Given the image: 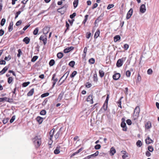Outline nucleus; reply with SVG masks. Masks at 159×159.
<instances>
[{
    "mask_svg": "<svg viewBox=\"0 0 159 159\" xmlns=\"http://www.w3.org/2000/svg\"><path fill=\"white\" fill-rule=\"evenodd\" d=\"M99 73L100 77L101 78H102L104 75L105 72L102 69L99 70Z\"/></svg>",
    "mask_w": 159,
    "mask_h": 159,
    "instance_id": "f8f14e48",
    "label": "nucleus"
},
{
    "mask_svg": "<svg viewBox=\"0 0 159 159\" xmlns=\"http://www.w3.org/2000/svg\"><path fill=\"white\" fill-rule=\"evenodd\" d=\"M93 81L96 83H97L98 81V76L97 73L94 74L93 75Z\"/></svg>",
    "mask_w": 159,
    "mask_h": 159,
    "instance_id": "393cba45",
    "label": "nucleus"
},
{
    "mask_svg": "<svg viewBox=\"0 0 159 159\" xmlns=\"http://www.w3.org/2000/svg\"><path fill=\"white\" fill-rule=\"evenodd\" d=\"M11 59V56L10 55H8V57H6L4 58V60L7 61H9Z\"/></svg>",
    "mask_w": 159,
    "mask_h": 159,
    "instance_id": "8fccbe9b",
    "label": "nucleus"
},
{
    "mask_svg": "<svg viewBox=\"0 0 159 159\" xmlns=\"http://www.w3.org/2000/svg\"><path fill=\"white\" fill-rule=\"evenodd\" d=\"M46 111L44 110H42L40 112V114L41 115H45L46 114Z\"/></svg>",
    "mask_w": 159,
    "mask_h": 159,
    "instance_id": "680f3d73",
    "label": "nucleus"
},
{
    "mask_svg": "<svg viewBox=\"0 0 159 159\" xmlns=\"http://www.w3.org/2000/svg\"><path fill=\"white\" fill-rule=\"evenodd\" d=\"M152 72V70L151 69H149L147 71V73L148 74H151Z\"/></svg>",
    "mask_w": 159,
    "mask_h": 159,
    "instance_id": "338daca9",
    "label": "nucleus"
},
{
    "mask_svg": "<svg viewBox=\"0 0 159 159\" xmlns=\"http://www.w3.org/2000/svg\"><path fill=\"white\" fill-rule=\"evenodd\" d=\"M60 152V149L58 148H57L54 151V153L55 154H57Z\"/></svg>",
    "mask_w": 159,
    "mask_h": 159,
    "instance_id": "e433bc0d",
    "label": "nucleus"
},
{
    "mask_svg": "<svg viewBox=\"0 0 159 159\" xmlns=\"http://www.w3.org/2000/svg\"><path fill=\"white\" fill-rule=\"evenodd\" d=\"M101 147V146L100 144H97L94 147V148L96 149H99Z\"/></svg>",
    "mask_w": 159,
    "mask_h": 159,
    "instance_id": "4d7b16f0",
    "label": "nucleus"
},
{
    "mask_svg": "<svg viewBox=\"0 0 159 159\" xmlns=\"http://www.w3.org/2000/svg\"><path fill=\"white\" fill-rule=\"evenodd\" d=\"M6 63V62L4 60H1L0 61V65H5Z\"/></svg>",
    "mask_w": 159,
    "mask_h": 159,
    "instance_id": "774afa93",
    "label": "nucleus"
},
{
    "mask_svg": "<svg viewBox=\"0 0 159 159\" xmlns=\"http://www.w3.org/2000/svg\"><path fill=\"white\" fill-rule=\"evenodd\" d=\"M133 11V9L132 8H131L128 11L126 16L127 19H128L130 17L132 14Z\"/></svg>",
    "mask_w": 159,
    "mask_h": 159,
    "instance_id": "0eeeda50",
    "label": "nucleus"
},
{
    "mask_svg": "<svg viewBox=\"0 0 159 159\" xmlns=\"http://www.w3.org/2000/svg\"><path fill=\"white\" fill-rule=\"evenodd\" d=\"M76 13L74 12L72 14L70 15V18L72 19L76 16Z\"/></svg>",
    "mask_w": 159,
    "mask_h": 159,
    "instance_id": "69168bd1",
    "label": "nucleus"
},
{
    "mask_svg": "<svg viewBox=\"0 0 159 159\" xmlns=\"http://www.w3.org/2000/svg\"><path fill=\"white\" fill-rule=\"evenodd\" d=\"M85 85L86 87L89 88L92 85L89 82H87L86 83Z\"/></svg>",
    "mask_w": 159,
    "mask_h": 159,
    "instance_id": "de8ad7c7",
    "label": "nucleus"
},
{
    "mask_svg": "<svg viewBox=\"0 0 159 159\" xmlns=\"http://www.w3.org/2000/svg\"><path fill=\"white\" fill-rule=\"evenodd\" d=\"M30 83V82H25L24 83L22 84V86L24 87H26Z\"/></svg>",
    "mask_w": 159,
    "mask_h": 159,
    "instance_id": "603ef678",
    "label": "nucleus"
},
{
    "mask_svg": "<svg viewBox=\"0 0 159 159\" xmlns=\"http://www.w3.org/2000/svg\"><path fill=\"white\" fill-rule=\"evenodd\" d=\"M33 141L36 147L38 148L41 145V139L39 137L36 136L33 139Z\"/></svg>",
    "mask_w": 159,
    "mask_h": 159,
    "instance_id": "f257e3e1",
    "label": "nucleus"
},
{
    "mask_svg": "<svg viewBox=\"0 0 159 159\" xmlns=\"http://www.w3.org/2000/svg\"><path fill=\"white\" fill-rule=\"evenodd\" d=\"M126 122L127 124L129 125H130L132 124V122L130 120L128 119L126 120Z\"/></svg>",
    "mask_w": 159,
    "mask_h": 159,
    "instance_id": "13d9d810",
    "label": "nucleus"
},
{
    "mask_svg": "<svg viewBox=\"0 0 159 159\" xmlns=\"http://www.w3.org/2000/svg\"><path fill=\"white\" fill-rule=\"evenodd\" d=\"M9 120V119L8 118H7L3 119L2 120L3 123L4 124H6L7 123Z\"/></svg>",
    "mask_w": 159,
    "mask_h": 159,
    "instance_id": "a18cd8bd",
    "label": "nucleus"
},
{
    "mask_svg": "<svg viewBox=\"0 0 159 159\" xmlns=\"http://www.w3.org/2000/svg\"><path fill=\"white\" fill-rule=\"evenodd\" d=\"M64 93L62 92H61L59 95L58 98L57 99V101L58 102H60L63 96Z\"/></svg>",
    "mask_w": 159,
    "mask_h": 159,
    "instance_id": "412c9836",
    "label": "nucleus"
},
{
    "mask_svg": "<svg viewBox=\"0 0 159 159\" xmlns=\"http://www.w3.org/2000/svg\"><path fill=\"white\" fill-rule=\"evenodd\" d=\"M8 67L7 66H5L3 69L0 71V75L4 74L8 70Z\"/></svg>",
    "mask_w": 159,
    "mask_h": 159,
    "instance_id": "a211bd4d",
    "label": "nucleus"
},
{
    "mask_svg": "<svg viewBox=\"0 0 159 159\" xmlns=\"http://www.w3.org/2000/svg\"><path fill=\"white\" fill-rule=\"evenodd\" d=\"M108 107V104L107 103L104 102L103 106V108L104 111H106Z\"/></svg>",
    "mask_w": 159,
    "mask_h": 159,
    "instance_id": "473e14b6",
    "label": "nucleus"
},
{
    "mask_svg": "<svg viewBox=\"0 0 159 159\" xmlns=\"http://www.w3.org/2000/svg\"><path fill=\"white\" fill-rule=\"evenodd\" d=\"M70 52V47H67L64 49V52L65 53H67Z\"/></svg>",
    "mask_w": 159,
    "mask_h": 159,
    "instance_id": "79ce46f5",
    "label": "nucleus"
},
{
    "mask_svg": "<svg viewBox=\"0 0 159 159\" xmlns=\"http://www.w3.org/2000/svg\"><path fill=\"white\" fill-rule=\"evenodd\" d=\"M88 17L89 15H86L84 16V19L82 22V24H84V26L85 25L88 20Z\"/></svg>",
    "mask_w": 159,
    "mask_h": 159,
    "instance_id": "bb28decb",
    "label": "nucleus"
},
{
    "mask_svg": "<svg viewBox=\"0 0 159 159\" xmlns=\"http://www.w3.org/2000/svg\"><path fill=\"white\" fill-rule=\"evenodd\" d=\"M23 41L26 44H28L30 42V39L28 37H26L23 39Z\"/></svg>",
    "mask_w": 159,
    "mask_h": 159,
    "instance_id": "cd10ccee",
    "label": "nucleus"
},
{
    "mask_svg": "<svg viewBox=\"0 0 159 159\" xmlns=\"http://www.w3.org/2000/svg\"><path fill=\"white\" fill-rule=\"evenodd\" d=\"M77 73L76 71H74L70 75V77L71 78L74 77L76 75Z\"/></svg>",
    "mask_w": 159,
    "mask_h": 159,
    "instance_id": "4c0bfd02",
    "label": "nucleus"
},
{
    "mask_svg": "<svg viewBox=\"0 0 159 159\" xmlns=\"http://www.w3.org/2000/svg\"><path fill=\"white\" fill-rule=\"evenodd\" d=\"M114 6V5L113 4H109L108 5L107 7V9L109 10L111 8L113 7Z\"/></svg>",
    "mask_w": 159,
    "mask_h": 159,
    "instance_id": "052dcab7",
    "label": "nucleus"
},
{
    "mask_svg": "<svg viewBox=\"0 0 159 159\" xmlns=\"http://www.w3.org/2000/svg\"><path fill=\"white\" fill-rule=\"evenodd\" d=\"M116 152V150L115 148L113 147L111 148L110 151V155L111 156H113Z\"/></svg>",
    "mask_w": 159,
    "mask_h": 159,
    "instance_id": "9b49d317",
    "label": "nucleus"
},
{
    "mask_svg": "<svg viewBox=\"0 0 159 159\" xmlns=\"http://www.w3.org/2000/svg\"><path fill=\"white\" fill-rule=\"evenodd\" d=\"M13 80V79L12 78V77H9L8 79L7 82L8 83L10 84H11V82Z\"/></svg>",
    "mask_w": 159,
    "mask_h": 159,
    "instance_id": "a19ab883",
    "label": "nucleus"
},
{
    "mask_svg": "<svg viewBox=\"0 0 159 159\" xmlns=\"http://www.w3.org/2000/svg\"><path fill=\"white\" fill-rule=\"evenodd\" d=\"M69 74V72L67 71V72L65 74H64V75L60 79V80H61L62 79L63 80V81H64V80L66 79L67 77L68 76V75Z\"/></svg>",
    "mask_w": 159,
    "mask_h": 159,
    "instance_id": "f3484780",
    "label": "nucleus"
},
{
    "mask_svg": "<svg viewBox=\"0 0 159 159\" xmlns=\"http://www.w3.org/2000/svg\"><path fill=\"white\" fill-rule=\"evenodd\" d=\"M55 74H54L53 75V76L52 78V80H53V87L55 85L56 82L57 81L58 79L57 78L55 79Z\"/></svg>",
    "mask_w": 159,
    "mask_h": 159,
    "instance_id": "5701e85b",
    "label": "nucleus"
},
{
    "mask_svg": "<svg viewBox=\"0 0 159 159\" xmlns=\"http://www.w3.org/2000/svg\"><path fill=\"white\" fill-rule=\"evenodd\" d=\"M6 22V20L5 19L3 18L2 19L1 22V26H3L4 25Z\"/></svg>",
    "mask_w": 159,
    "mask_h": 159,
    "instance_id": "c03bdc74",
    "label": "nucleus"
},
{
    "mask_svg": "<svg viewBox=\"0 0 159 159\" xmlns=\"http://www.w3.org/2000/svg\"><path fill=\"white\" fill-rule=\"evenodd\" d=\"M121 99H120L117 102V103L118 104V107H120V108H122V107L121 106Z\"/></svg>",
    "mask_w": 159,
    "mask_h": 159,
    "instance_id": "e2e57ef3",
    "label": "nucleus"
},
{
    "mask_svg": "<svg viewBox=\"0 0 159 159\" xmlns=\"http://www.w3.org/2000/svg\"><path fill=\"white\" fill-rule=\"evenodd\" d=\"M140 112V108L139 106H137L134 111V114L136 113V114L139 115Z\"/></svg>",
    "mask_w": 159,
    "mask_h": 159,
    "instance_id": "4468645a",
    "label": "nucleus"
},
{
    "mask_svg": "<svg viewBox=\"0 0 159 159\" xmlns=\"http://www.w3.org/2000/svg\"><path fill=\"white\" fill-rule=\"evenodd\" d=\"M120 39V37L119 35H117L114 37V41L115 42H116Z\"/></svg>",
    "mask_w": 159,
    "mask_h": 159,
    "instance_id": "4be33fe9",
    "label": "nucleus"
},
{
    "mask_svg": "<svg viewBox=\"0 0 159 159\" xmlns=\"http://www.w3.org/2000/svg\"><path fill=\"white\" fill-rule=\"evenodd\" d=\"M16 118L15 116H13L10 120V122L11 123H12L15 120Z\"/></svg>",
    "mask_w": 159,
    "mask_h": 159,
    "instance_id": "864d4df0",
    "label": "nucleus"
},
{
    "mask_svg": "<svg viewBox=\"0 0 159 159\" xmlns=\"http://www.w3.org/2000/svg\"><path fill=\"white\" fill-rule=\"evenodd\" d=\"M123 128V130L124 131H126L127 130V128L126 126V125L125 123H123L120 125Z\"/></svg>",
    "mask_w": 159,
    "mask_h": 159,
    "instance_id": "ddd939ff",
    "label": "nucleus"
},
{
    "mask_svg": "<svg viewBox=\"0 0 159 159\" xmlns=\"http://www.w3.org/2000/svg\"><path fill=\"white\" fill-rule=\"evenodd\" d=\"M89 62L90 64H93L95 62V60L94 58H92L89 60Z\"/></svg>",
    "mask_w": 159,
    "mask_h": 159,
    "instance_id": "c756f323",
    "label": "nucleus"
},
{
    "mask_svg": "<svg viewBox=\"0 0 159 159\" xmlns=\"http://www.w3.org/2000/svg\"><path fill=\"white\" fill-rule=\"evenodd\" d=\"M124 58L123 57L121 59H120L118 60L116 62V65L117 67H120L123 65V61L124 59Z\"/></svg>",
    "mask_w": 159,
    "mask_h": 159,
    "instance_id": "20e7f679",
    "label": "nucleus"
},
{
    "mask_svg": "<svg viewBox=\"0 0 159 159\" xmlns=\"http://www.w3.org/2000/svg\"><path fill=\"white\" fill-rule=\"evenodd\" d=\"M55 129H52L50 132L49 134L50 136V138H49L50 140H51L52 138L54 132L55 131Z\"/></svg>",
    "mask_w": 159,
    "mask_h": 159,
    "instance_id": "aec40b11",
    "label": "nucleus"
},
{
    "mask_svg": "<svg viewBox=\"0 0 159 159\" xmlns=\"http://www.w3.org/2000/svg\"><path fill=\"white\" fill-rule=\"evenodd\" d=\"M18 54L17 55V56L18 57H19L20 56V55L21 54H22V52L21 51V50L20 49H19L18 50Z\"/></svg>",
    "mask_w": 159,
    "mask_h": 159,
    "instance_id": "bf43d9fd",
    "label": "nucleus"
},
{
    "mask_svg": "<svg viewBox=\"0 0 159 159\" xmlns=\"http://www.w3.org/2000/svg\"><path fill=\"white\" fill-rule=\"evenodd\" d=\"M38 58V56H34L33 58L31 59V61L32 62H34Z\"/></svg>",
    "mask_w": 159,
    "mask_h": 159,
    "instance_id": "3c124183",
    "label": "nucleus"
},
{
    "mask_svg": "<svg viewBox=\"0 0 159 159\" xmlns=\"http://www.w3.org/2000/svg\"><path fill=\"white\" fill-rule=\"evenodd\" d=\"M136 145L137 146L139 147H140L142 145V143L141 141L140 140H139L136 143Z\"/></svg>",
    "mask_w": 159,
    "mask_h": 159,
    "instance_id": "2f4dec72",
    "label": "nucleus"
},
{
    "mask_svg": "<svg viewBox=\"0 0 159 159\" xmlns=\"http://www.w3.org/2000/svg\"><path fill=\"white\" fill-rule=\"evenodd\" d=\"M91 34L90 32H87L86 34V37L87 39H89L91 36Z\"/></svg>",
    "mask_w": 159,
    "mask_h": 159,
    "instance_id": "0e129e2a",
    "label": "nucleus"
},
{
    "mask_svg": "<svg viewBox=\"0 0 159 159\" xmlns=\"http://www.w3.org/2000/svg\"><path fill=\"white\" fill-rule=\"evenodd\" d=\"M86 101L89 102L90 104L93 103V95L92 94L89 95L87 98Z\"/></svg>",
    "mask_w": 159,
    "mask_h": 159,
    "instance_id": "7ed1b4c3",
    "label": "nucleus"
},
{
    "mask_svg": "<svg viewBox=\"0 0 159 159\" xmlns=\"http://www.w3.org/2000/svg\"><path fill=\"white\" fill-rule=\"evenodd\" d=\"M60 133L58 132L55 135V138L56 139H57L59 137Z\"/></svg>",
    "mask_w": 159,
    "mask_h": 159,
    "instance_id": "6e6d98bb",
    "label": "nucleus"
},
{
    "mask_svg": "<svg viewBox=\"0 0 159 159\" xmlns=\"http://www.w3.org/2000/svg\"><path fill=\"white\" fill-rule=\"evenodd\" d=\"M146 143L147 144H149L153 143V141L148 136L145 140Z\"/></svg>",
    "mask_w": 159,
    "mask_h": 159,
    "instance_id": "9d476101",
    "label": "nucleus"
},
{
    "mask_svg": "<svg viewBox=\"0 0 159 159\" xmlns=\"http://www.w3.org/2000/svg\"><path fill=\"white\" fill-rule=\"evenodd\" d=\"M120 74L119 73H116L115 74L113 75V78L115 80H117L120 77Z\"/></svg>",
    "mask_w": 159,
    "mask_h": 159,
    "instance_id": "6e6552de",
    "label": "nucleus"
},
{
    "mask_svg": "<svg viewBox=\"0 0 159 159\" xmlns=\"http://www.w3.org/2000/svg\"><path fill=\"white\" fill-rule=\"evenodd\" d=\"M39 39L43 41L44 45H45L46 44L47 38L46 35H41L39 38Z\"/></svg>",
    "mask_w": 159,
    "mask_h": 159,
    "instance_id": "39448f33",
    "label": "nucleus"
},
{
    "mask_svg": "<svg viewBox=\"0 0 159 159\" xmlns=\"http://www.w3.org/2000/svg\"><path fill=\"white\" fill-rule=\"evenodd\" d=\"M67 7V6L66 5H65L62 7L58 9L57 11L58 12L60 13L61 14H63L66 11Z\"/></svg>",
    "mask_w": 159,
    "mask_h": 159,
    "instance_id": "f03ea898",
    "label": "nucleus"
},
{
    "mask_svg": "<svg viewBox=\"0 0 159 159\" xmlns=\"http://www.w3.org/2000/svg\"><path fill=\"white\" fill-rule=\"evenodd\" d=\"M79 0H75L73 2L74 7L75 8L78 5Z\"/></svg>",
    "mask_w": 159,
    "mask_h": 159,
    "instance_id": "c85d7f7f",
    "label": "nucleus"
},
{
    "mask_svg": "<svg viewBox=\"0 0 159 159\" xmlns=\"http://www.w3.org/2000/svg\"><path fill=\"white\" fill-rule=\"evenodd\" d=\"M131 75V72L129 70H127L126 72V75L128 77H130Z\"/></svg>",
    "mask_w": 159,
    "mask_h": 159,
    "instance_id": "37998d69",
    "label": "nucleus"
},
{
    "mask_svg": "<svg viewBox=\"0 0 159 159\" xmlns=\"http://www.w3.org/2000/svg\"><path fill=\"white\" fill-rule=\"evenodd\" d=\"M100 34V31L99 29H97L96 32L94 35V38L95 39H96L99 35Z\"/></svg>",
    "mask_w": 159,
    "mask_h": 159,
    "instance_id": "6ab92c4d",
    "label": "nucleus"
},
{
    "mask_svg": "<svg viewBox=\"0 0 159 159\" xmlns=\"http://www.w3.org/2000/svg\"><path fill=\"white\" fill-rule=\"evenodd\" d=\"M148 150L149 152H152L153 151L154 148L152 146H149L148 147Z\"/></svg>",
    "mask_w": 159,
    "mask_h": 159,
    "instance_id": "c9c22d12",
    "label": "nucleus"
},
{
    "mask_svg": "<svg viewBox=\"0 0 159 159\" xmlns=\"http://www.w3.org/2000/svg\"><path fill=\"white\" fill-rule=\"evenodd\" d=\"M34 92V89H31L30 91L28 93V96H31L33 94Z\"/></svg>",
    "mask_w": 159,
    "mask_h": 159,
    "instance_id": "7c9ffc66",
    "label": "nucleus"
},
{
    "mask_svg": "<svg viewBox=\"0 0 159 159\" xmlns=\"http://www.w3.org/2000/svg\"><path fill=\"white\" fill-rule=\"evenodd\" d=\"M6 101L8 102H11L12 101V99H10L9 98L7 97H4L3 98H0V102H3Z\"/></svg>",
    "mask_w": 159,
    "mask_h": 159,
    "instance_id": "1a4fd4ad",
    "label": "nucleus"
},
{
    "mask_svg": "<svg viewBox=\"0 0 159 159\" xmlns=\"http://www.w3.org/2000/svg\"><path fill=\"white\" fill-rule=\"evenodd\" d=\"M13 22L11 21L10 22L8 29L9 32L13 30Z\"/></svg>",
    "mask_w": 159,
    "mask_h": 159,
    "instance_id": "b1692460",
    "label": "nucleus"
},
{
    "mask_svg": "<svg viewBox=\"0 0 159 159\" xmlns=\"http://www.w3.org/2000/svg\"><path fill=\"white\" fill-rule=\"evenodd\" d=\"M129 48V45L127 44H125L124 45V48L125 50H127Z\"/></svg>",
    "mask_w": 159,
    "mask_h": 159,
    "instance_id": "09e8293b",
    "label": "nucleus"
},
{
    "mask_svg": "<svg viewBox=\"0 0 159 159\" xmlns=\"http://www.w3.org/2000/svg\"><path fill=\"white\" fill-rule=\"evenodd\" d=\"M146 128L148 129L150 128L152 126L151 123L150 121H148L145 124Z\"/></svg>",
    "mask_w": 159,
    "mask_h": 159,
    "instance_id": "2eb2a0df",
    "label": "nucleus"
},
{
    "mask_svg": "<svg viewBox=\"0 0 159 159\" xmlns=\"http://www.w3.org/2000/svg\"><path fill=\"white\" fill-rule=\"evenodd\" d=\"M82 150H83V148H80L78 150V151L77 152H76L74 153L73 154H72L71 155V157H72L73 156H74L76 154L79 153V152H80L81 151H82Z\"/></svg>",
    "mask_w": 159,
    "mask_h": 159,
    "instance_id": "72a5a7b5",
    "label": "nucleus"
},
{
    "mask_svg": "<svg viewBox=\"0 0 159 159\" xmlns=\"http://www.w3.org/2000/svg\"><path fill=\"white\" fill-rule=\"evenodd\" d=\"M49 28L48 27H45L43 29V32L44 34H47L49 31Z\"/></svg>",
    "mask_w": 159,
    "mask_h": 159,
    "instance_id": "dca6fc26",
    "label": "nucleus"
},
{
    "mask_svg": "<svg viewBox=\"0 0 159 159\" xmlns=\"http://www.w3.org/2000/svg\"><path fill=\"white\" fill-rule=\"evenodd\" d=\"M57 57L59 59L61 58L63 56V54L61 52L58 53L57 54Z\"/></svg>",
    "mask_w": 159,
    "mask_h": 159,
    "instance_id": "f704fd0d",
    "label": "nucleus"
},
{
    "mask_svg": "<svg viewBox=\"0 0 159 159\" xmlns=\"http://www.w3.org/2000/svg\"><path fill=\"white\" fill-rule=\"evenodd\" d=\"M39 29L38 28H37L35 29L33 31V34L34 35H37Z\"/></svg>",
    "mask_w": 159,
    "mask_h": 159,
    "instance_id": "ea45409f",
    "label": "nucleus"
},
{
    "mask_svg": "<svg viewBox=\"0 0 159 159\" xmlns=\"http://www.w3.org/2000/svg\"><path fill=\"white\" fill-rule=\"evenodd\" d=\"M37 121H38L39 124H41L43 120V118L39 116H38L36 118Z\"/></svg>",
    "mask_w": 159,
    "mask_h": 159,
    "instance_id": "a878e982",
    "label": "nucleus"
},
{
    "mask_svg": "<svg viewBox=\"0 0 159 159\" xmlns=\"http://www.w3.org/2000/svg\"><path fill=\"white\" fill-rule=\"evenodd\" d=\"M75 64V62L74 61H70V66L74 67V66Z\"/></svg>",
    "mask_w": 159,
    "mask_h": 159,
    "instance_id": "5fc2aeb1",
    "label": "nucleus"
},
{
    "mask_svg": "<svg viewBox=\"0 0 159 159\" xmlns=\"http://www.w3.org/2000/svg\"><path fill=\"white\" fill-rule=\"evenodd\" d=\"M49 95V93H44L43 94L41 95V97L42 98H44L46 97H47Z\"/></svg>",
    "mask_w": 159,
    "mask_h": 159,
    "instance_id": "49530a36",
    "label": "nucleus"
},
{
    "mask_svg": "<svg viewBox=\"0 0 159 159\" xmlns=\"http://www.w3.org/2000/svg\"><path fill=\"white\" fill-rule=\"evenodd\" d=\"M146 11L145 6L144 4H143L141 5L140 7V11L142 13H144Z\"/></svg>",
    "mask_w": 159,
    "mask_h": 159,
    "instance_id": "423d86ee",
    "label": "nucleus"
},
{
    "mask_svg": "<svg viewBox=\"0 0 159 159\" xmlns=\"http://www.w3.org/2000/svg\"><path fill=\"white\" fill-rule=\"evenodd\" d=\"M55 63V61L54 60H51L49 62V65L50 66H53Z\"/></svg>",
    "mask_w": 159,
    "mask_h": 159,
    "instance_id": "58836bf2",
    "label": "nucleus"
}]
</instances>
